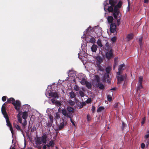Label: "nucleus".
Here are the masks:
<instances>
[{
  "mask_svg": "<svg viewBox=\"0 0 149 149\" xmlns=\"http://www.w3.org/2000/svg\"><path fill=\"white\" fill-rule=\"evenodd\" d=\"M6 102H6L2 105L1 109V112L3 115L4 117L5 118L6 120H7V119H9L8 116L6 111V107L5 106V103H6Z\"/></svg>",
  "mask_w": 149,
  "mask_h": 149,
  "instance_id": "nucleus-1",
  "label": "nucleus"
},
{
  "mask_svg": "<svg viewBox=\"0 0 149 149\" xmlns=\"http://www.w3.org/2000/svg\"><path fill=\"white\" fill-rule=\"evenodd\" d=\"M106 57L108 60H109L111 58L113 57V50L110 49L109 51H107L105 53Z\"/></svg>",
  "mask_w": 149,
  "mask_h": 149,
  "instance_id": "nucleus-2",
  "label": "nucleus"
},
{
  "mask_svg": "<svg viewBox=\"0 0 149 149\" xmlns=\"http://www.w3.org/2000/svg\"><path fill=\"white\" fill-rule=\"evenodd\" d=\"M126 74L122 75H120V76L117 77V78L118 80V84H120L122 81L125 80L126 79Z\"/></svg>",
  "mask_w": 149,
  "mask_h": 149,
  "instance_id": "nucleus-3",
  "label": "nucleus"
},
{
  "mask_svg": "<svg viewBox=\"0 0 149 149\" xmlns=\"http://www.w3.org/2000/svg\"><path fill=\"white\" fill-rule=\"evenodd\" d=\"M112 12H113V16L115 19H117L119 13L118 8L114 7V8Z\"/></svg>",
  "mask_w": 149,
  "mask_h": 149,
  "instance_id": "nucleus-4",
  "label": "nucleus"
},
{
  "mask_svg": "<svg viewBox=\"0 0 149 149\" xmlns=\"http://www.w3.org/2000/svg\"><path fill=\"white\" fill-rule=\"evenodd\" d=\"M144 138L145 139L144 142L148 146L149 143V130L147 132V134L145 135Z\"/></svg>",
  "mask_w": 149,
  "mask_h": 149,
  "instance_id": "nucleus-5",
  "label": "nucleus"
},
{
  "mask_svg": "<svg viewBox=\"0 0 149 149\" xmlns=\"http://www.w3.org/2000/svg\"><path fill=\"white\" fill-rule=\"evenodd\" d=\"M116 25L115 23H112L110 24V31L111 33H114L116 31Z\"/></svg>",
  "mask_w": 149,
  "mask_h": 149,
  "instance_id": "nucleus-6",
  "label": "nucleus"
},
{
  "mask_svg": "<svg viewBox=\"0 0 149 149\" xmlns=\"http://www.w3.org/2000/svg\"><path fill=\"white\" fill-rule=\"evenodd\" d=\"M103 48L104 49L107 51H109L110 49H112L111 46L110 45L108 42H106L105 45L103 47Z\"/></svg>",
  "mask_w": 149,
  "mask_h": 149,
  "instance_id": "nucleus-7",
  "label": "nucleus"
},
{
  "mask_svg": "<svg viewBox=\"0 0 149 149\" xmlns=\"http://www.w3.org/2000/svg\"><path fill=\"white\" fill-rule=\"evenodd\" d=\"M47 139V136L46 134H43L42 137H41V140L43 143L46 144Z\"/></svg>",
  "mask_w": 149,
  "mask_h": 149,
  "instance_id": "nucleus-8",
  "label": "nucleus"
},
{
  "mask_svg": "<svg viewBox=\"0 0 149 149\" xmlns=\"http://www.w3.org/2000/svg\"><path fill=\"white\" fill-rule=\"evenodd\" d=\"M95 66L97 67L98 71L100 70L102 72L104 71V68L101 65V64L97 63V64H95Z\"/></svg>",
  "mask_w": 149,
  "mask_h": 149,
  "instance_id": "nucleus-9",
  "label": "nucleus"
},
{
  "mask_svg": "<svg viewBox=\"0 0 149 149\" xmlns=\"http://www.w3.org/2000/svg\"><path fill=\"white\" fill-rule=\"evenodd\" d=\"M49 96L55 98H56L58 97V95L57 93L56 92H51L49 93Z\"/></svg>",
  "mask_w": 149,
  "mask_h": 149,
  "instance_id": "nucleus-10",
  "label": "nucleus"
},
{
  "mask_svg": "<svg viewBox=\"0 0 149 149\" xmlns=\"http://www.w3.org/2000/svg\"><path fill=\"white\" fill-rule=\"evenodd\" d=\"M96 86L97 87L101 90L103 89L104 88V86L101 83L99 82L96 84Z\"/></svg>",
  "mask_w": 149,
  "mask_h": 149,
  "instance_id": "nucleus-11",
  "label": "nucleus"
},
{
  "mask_svg": "<svg viewBox=\"0 0 149 149\" xmlns=\"http://www.w3.org/2000/svg\"><path fill=\"white\" fill-rule=\"evenodd\" d=\"M66 122H64V121L63 120V122L61 123L60 124L58 128L59 130H61L64 127L65 125H66Z\"/></svg>",
  "mask_w": 149,
  "mask_h": 149,
  "instance_id": "nucleus-12",
  "label": "nucleus"
},
{
  "mask_svg": "<svg viewBox=\"0 0 149 149\" xmlns=\"http://www.w3.org/2000/svg\"><path fill=\"white\" fill-rule=\"evenodd\" d=\"M42 143L41 137H38L36 141V143L37 145H40Z\"/></svg>",
  "mask_w": 149,
  "mask_h": 149,
  "instance_id": "nucleus-13",
  "label": "nucleus"
},
{
  "mask_svg": "<svg viewBox=\"0 0 149 149\" xmlns=\"http://www.w3.org/2000/svg\"><path fill=\"white\" fill-rule=\"evenodd\" d=\"M7 102L6 103V104L7 103H11L13 104H14V102H15V99L13 97H11L8 99L6 102Z\"/></svg>",
  "mask_w": 149,
  "mask_h": 149,
  "instance_id": "nucleus-14",
  "label": "nucleus"
},
{
  "mask_svg": "<svg viewBox=\"0 0 149 149\" xmlns=\"http://www.w3.org/2000/svg\"><path fill=\"white\" fill-rule=\"evenodd\" d=\"M97 48V45L93 44L91 47V49L92 52H95L96 51Z\"/></svg>",
  "mask_w": 149,
  "mask_h": 149,
  "instance_id": "nucleus-15",
  "label": "nucleus"
},
{
  "mask_svg": "<svg viewBox=\"0 0 149 149\" xmlns=\"http://www.w3.org/2000/svg\"><path fill=\"white\" fill-rule=\"evenodd\" d=\"M54 141L53 140H51L49 142L48 144H47V147L48 148L50 147L52 148L54 146Z\"/></svg>",
  "mask_w": 149,
  "mask_h": 149,
  "instance_id": "nucleus-16",
  "label": "nucleus"
},
{
  "mask_svg": "<svg viewBox=\"0 0 149 149\" xmlns=\"http://www.w3.org/2000/svg\"><path fill=\"white\" fill-rule=\"evenodd\" d=\"M133 37V35L132 33L128 34L126 38L127 39V41H129L132 39Z\"/></svg>",
  "mask_w": 149,
  "mask_h": 149,
  "instance_id": "nucleus-17",
  "label": "nucleus"
},
{
  "mask_svg": "<svg viewBox=\"0 0 149 149\" xmlns=\"http://www.w3.org/2000/svg\"><path fill=\"white\" fill-rule=\"evenodd\" d=\"M123 4V2L121 1H120L118 4L115 6L114 7L118 8H120L121 7Z\"/></svg>",
  "mask_w": 149,
  "mask_h": 149,
  "instance_id": "nucleus-18",
  "label": "nucleus"
},
{
  "mask_svg": "<svg viewBox=\"0 0 149 149\" xmlns=\"http://www.w3.org/2000/svg\"><path fill=\"white\" fill-rule=\"evenodd\" d=\"M28 116V113L26 111H24L23 112L22 116L23 119L26 120Z\"/></svg>",
  "mask_w": 149,
  "mask_h": 149,
  "instance_id": "nucleus-19",
  "label": "nucleus"
},
{
  "mask_svg": "<svg viewBox=\"0 0 149 149\" xmlns=\"http://www.w3.org/2000/svg\"><path fill=\"white\" fill-rule=\"evenodd\" d=\"M107 20L108 21V22L109 23H111V24L112 23V22L113 20V18L112 16H108L107 17Z\"/></svg>",
  "mask_w": 149,
  "mask_h": 149,
  "instance_id": "nucleus-20",
  "label": "nucleus"
},
{
  "mask_svg": "<svg viewBox=\"0 0 149 149\" xmlns=\"http://www.w3.org/2000/svg\"><path fill=\"white\" fill-rule=\"evenodd\" d=\"M125 66V65L124 64L120 65H119L118 68V70L122 71V70H124V69L123 68Z\"/></svg>",
  "mask_w": 149,
  "mask_h": 149,
  "instance_id": "nucleus-21",
  "label": "nucleus"
},
{
  "mask_svg": "<svg viewBox=\"0 0 149 149\" xmlns=\"http://www.w3.org/2000/svg\"><path fill=\"white\" fill-rule=\"evenodd\" d=\"M85 85L86 86L88 89H90L92 87V85L90 82L86 81Z\"/></svg>",
  "mask_w": 149,
  "mask_h": 149,
  "instance_id": "nucleus-22",
  "label": "nucleus"
},
{
  "mask_svg": "<svg viewBox=\"0 0 149 149\" xmlns=\"http://www.w3.org/2000/svg\"><path fill=\"white\" fill-rule=\"evenodd\" d=\"M102 61V60L100 57H98L97 59V60L95 64H101V62Z\"/></svg>",
  "mask_w": 149,
  "mask_h": 149,
  "instance_id": "nucleus-23",
  "label": "nucleus"
},
{
  "mask_svg": "<svg viewBox=\"0 0 149 149\" xmlns=\"http://www.w3.org/2000/svg\"><path fill=\"white\" fill-rule=\"evenodd\" d=\"M70 96L71 98H73L76 96L75 93L72 91L69 93Z\"/></svg>",
  "mask_w": 149,
  "mask_h": 149,
  "instance_id": "nucleus-24",
  "label": "nucleus"
},
{
  "mask_svg": "<svg viewBox=\"0 0 149 149\" xmlns=\"http://www.w3.org/2000/svg\"><path fill=\"white\" fill-rule=\"evenodd\" d=\"M15 102V103L14 102V104H13L14 105H15L18 106V107H20L21 106V103L18 100H17Z\"/></svg>",
  "mask_w": 149,
  "mask_h": 149,
  "instance_id": "nucleus-25",
  "label": "nucleus"
},
{
  "mask_svg": "<svg viewBox=\"0 0 149 149\" xmlns=\"http://www.w3.org/2000/svg\"><path fill=\"white\" fill-rule=\"evenodd\" d=\"M14 125L15 127L18 130V131H20L21 132H22L23 130H22L21 129L20 127V126H19L18 125L16 124Z\"/></svg>",
  "mask_w": 149,
  "mask_h": 149,
  "instance_id": "nucleus-26",
  "label": "nucleus"
},
{
  "mask_svg": "<svg viewBox=\"0 0 149 149\" xmlns=\"http://www.w3.org/2000/svg\"><path fill=\"white\" fill-rule=\"evenodd\" d=\"M143 88L142 84H139V86H137L136 90V91L138 92L139 91H140V89Z\"/></svg>",
  "mask_w": 149,
  "mask_h": 149,
  "instance_id": "nucleus-27",
  "label": "nucleus"
},
{
  "mask_svg": "<svg viewBox=\"0 0 149 149\" xmlns=\"http://www.w3.org/2000/svg\"><path fill=\"white\" fill-rule=\"evenodd\" d=\"M67 110L69 112H73L74 109L73 108L70 107H68L67 108Z\"/></svg>",
  "mask_w": 149,
  "mask_h": 149,
  "instance_id": "nucleus-28",
  "label": "nucleus"
},
{
  "mask_svg": "<svg viewBox=\"0 0 149 149\" xmlns=\"http://www.w3.org/2000/svg\"><path fill=\"white\" fill-rule=\"evenodd\" d=\"M114 0H109V4L111 5V6H113L115 4V2L113 1Z\"/></svg>",
  "mask_w": 149,
  "mask_h": 149,
  "instance_id": "nucleus-29",
  "label": "nucleus"
},
{
  "mask_svg": "<svg viewBox=\"0 0 149 149\" xmlns=\"http://www.w3.org/2000/svg\"><path fill=\"white\" fill-rule=\"evenodd\" d=\"M114 0H109V4L111 5V6H113L115 4V2L113 1Z\"/></svg>",
  "mask_w": 149,
  "mask_h": 149,
  "instance_id": "nucleus-30",
  "label": "nucleus"
},
{
  "mask_svg": "<svg viewBox=\"0 0 149 149\" xmlns=\"http://www.w3.org/2000/svg\"><path fill=\"white\" fill-rule=\"evenodd\" d=\"M114 0H109V4L111 5V6H113L115 4V2L113 1Z\"/></svg>",
  "mask_w": 149,
  "mask_h": 149,
  "instance_id": "nucleus-31",
  "label": "nucleus"
},
{
  "mask_svg": "<svg viewBox=\"0 0 149 149\" xmlns=\"http://www.w3.org/2000/svg\"><path fill=\"white\" fill-rule=\"evenodd\" d=\"M95 41L96 40L95 38L94 37H92L90 39L89 42L94 44L95 43Z\"/></svg>",
  "mask_w": 149,
  "mask_h": 149,
  "instance_id": "nucleus-32",
  "label": "nucleus"
},
{
  "mask_svg": "<svg viewBox=\"0 0 149 149\" xmlns=\"http://www.w3.org/2000/svg\"><path fill=\"white\" fill-rule=\"evenodd\" d=\"M104 108L103 107L101 106L99 107L97 109V112H101L102 110H104Z\"/></svg>",
  "mask_w": 149,
  "mask_h": 149,
  "instance_id": "nucleus-33",
  "label": "nucleus"
},
{
  "mask_svg": "<svg viewBox=\"0 0 149 149\" xmlns=\"http://www.w3.org/2000/svg\"><path fill=\"white\" fill-rule=\"evenodd\" d=\"M143 40V38L142 37H141V38H140L139 39V44L140 46V48H141V46L142 45V41Z\"/></svg>",
  "mask_w": 149,
  "mask_h": 149,
  "instance_id": "nucleus-34",
  "label": "nucleus"
},
{
  "mask_svg": "<svg viewBox=\"0 0 149 149\" xmlns=\"http://www.w3.org/2000/svg\"><path fill=\"white\" fill-rule=\"evenodd\" d=\"M68 103L70 105L72 106L75 104L74 102L70 100L68 101Z\"/></svg>",
  "mask_w": 149,
  "mask_h": 149,
  "instance_id": "nucleus-35",
  "label": "nucleus"
},
{
  "mask_svg": "<svg viewBox=\"0 0 149 149\" xmlns=\"http://www.w3.org/2000/svg\"><path fill=\"white\" fill-rule=\"evenodd\" d=\"M86 81H85V79L84 78H82L81 81L80 82L81 84L84 85L86 84Z\"/></svg>",
  "mask_w": 149,
  "mask_h": 149,
  "instance_id": "nucleus-36",
  "label": "nucleus"
},
{
  "mask_svg": "<svg viewBox=\"0 0 149 149\" xmlns=\"http://www.w3.org/2000/svg\"><path fill=\"white\" fill-rule=\"evenodd\" d=\"M97 44L98 46L100 47H102V45L101 43V41L100 39H98L97 40Z\"/></svg>",
  "mask_w": 149,
  "mask_h": 149,
  "instance_id": "nucleus-37",
  "label": "nucleus"
},
{
  "mask_svg": "<svg viewBox=\"0 0 149 149\" xmlns=\"http://www.w3.org/2000/svg\"><path fill=\"white\" fill-rule=\"evenodd\" d=\"M108 11L109 12H112L113 11V6H110L107 9Z\"/></svg>",
  "mask_w": 149,
  "mask_h": 149,
  "instance_id": "nucleus-38",
  "label": "nucleus"
},
{
  "mask_svg": "<svg viewBox=\"0 0 149 149\" xmlns=\"http://www.w3.org/2000/svg\"><path fill=\"white\" fill-rule=\"evenodd\" d=\"M143 77L142 76H140L139 78V84H142Z\"/></svg>",
  "mask_w": 149,
  "mask_h": 149,
  "instance_id": "nucleus-39",
  "label": "nucleus"
},
{
  "mask_svg": "<svg viewBox=\"0 0 149 149\" xmlns=\"http://www.w3.org/2000/svg\"><path fill=\"white\" fill-rule=\"evenodd\" d=\"M104 79L105 80L108 79L109 78V73H106L104 74Z\"/></svg>",
  "mask_w": 149,
  "mask_h": 149,
  "instance_id": "nucleus-40",
  "label": "nucleus"
},
{
  "mask_svg": "<svg viewBox=\"0 0 149 149\" xmlns=\"http://www.w3.org/2000/svg\"><path fill=\"white\" fill-rule=\"evenodd\" d=\"M6 120L7 123V126L8 127H10L12 126L10 122L9 119H7V120Z\"/></svg>",
  "mask_w": 149,
  "mask_h": 149,
  "instance_id": "nucleus-41",
  "label": "nucleus"
},
{
  "mask_svg": "<svg viewBox=\"0 0 149 149\" xmlns=\"http://www.w3.org/2000/svg\"><path fill=\"white\" fill-rule=\"evenodd\" d=\"M107 100L109 102L111 101L112 97V96L110 95H108L107 97Z\"/></svg>",
  "mask_w": 149,
  "mask_h": 149,
  "instance_id": "nucleus-42",
  "label": "nucleus"
},
{
  "mask_svg": "<svg viewBox=\"0 0 149 149\" xmlns=\"http://www.w3.org/2000/svg\"><path fill=\"white\" fill-rule=\"evenodd\" d=\"M62 113L63 114V115L64 116H66V115H67V111L65 109H63L61 111Z\"/></svg>",
  "mask_w": 149,
  "mask_h": 149,
  "instance_id": "nucleus-43",
  "label": "nucleus"
},
{
  "mask_svg": "<svg viewBox=\"0 0 149 149\" xmlns=\"http://www.w3.org/2000/svg\"><path fill=\"white\" fill-rule=\"evenodd\" d=\"M79 93L81 97H83L84 96V93L81 91H79Z\"/></svg>",
  "mask_w": 149,
  "mask_h": 149,
  "instance_id": "nucleus-44",
  "label": "nucleus"
},
{
  "mask_svg": "<svg viewBox=\"0 0 149 149\" xmlns=\"http://www.w3.org/2000/svg\"><path fill=\"white\" fill-rule=\"evenodd\" d=\"M74 89L76 91H78L79 90V88L77 85H75L74 87Z\"/></svg>",
  "mask_w": 149,
  "mask_h": 149,
  "instance_id": "nucleus-45",
  "label": "nucleus"
},
{
  "mask_svg": "<svg viewBox=\"0 0 149 149\" xmlns=\"http://www.w3.org/2000/svg\"><path fill=\"white\" fill-rule=\"evenodd\" d=\"M95 78L96 80L97 83L100 82V78L99 76L98 75H95Z\"/></svg>",
  "mask_w": 149,
  "mask_h": 149,
  "instance_id": "nucleus-46",
  "label": "nucleus"
},
{
  "mask_svg": "<svg viewBox=\"0 0 149 149\" xmlns=\"http://www.w3.org/2000/svg\"><path fill=\"white\" fill-rule=\"evenodd\" d=\"M106 71L107 73H109L110 71V68L109 67H107L106 68Z\"/></svg>",
  "mask_w": 149,
  "mask_h": 149,
  "instance_id": "nucleus-47",
  "label": "nucleus"
},
{
  "mask_svg": "<svg viewBox=\"0 0 149 149\" xmlns=\"http://www.w3.org/2000/svg\"><path fill=\"white\" fill-rule=\"evenodd\" d=\"M116 40V37L114 36L111 39V41L113 42H115Z\"/></svg>",
  "mask_w": 149,
  "mask_h": 149,
  "instance_id": "nucleus-48",
  "label": "nucleus"
},
{
  "mask_svg": "<svg viewBox=\"0 0 149 149\" xmlns=\"http://www.w3.org/2000/svg\"><path fill=\"white\" fill-rule=\"evenodd\" d=\"M53 123H52L51 122H48V123H47V126L49 127H51L52 126V124Z\"/></svg>",
  "mask_w": 149,
  "mask_h": 149,
  "instance_id": "nucleus-49",
  "label": "nucleus"
},
{
  "mask_svg": "<svg viewBox=\"0 0 149 149\" xmlns=\"http://www.w3.org/2000/svg\"><path fill=\"white\" fill-rule=\"evenodd\" d=\"M10 127V130L11 131V133L12 134V135H13L14 134V131L13 130V128L12 127V126L9 127Z\"/></svg>",
  "mask_w": 149,
  "mask_h": 149,
  "instance_id": "nucleus-50",
  "label": "nucleus"
},
{
  "mask_svg": "<svg viewBox=\"0 0 149 149\" xmlns=\"http://www.w3.org/2000/svg\"><path fill=\"white\" fill-rule=\"evenodd\" d=\"M146 120V117H144L143 118H142V122H141V124L143 125L145 123V121Z\"/></svg>",
  "mask_w": 149,
  "mask_h": 149,
  "instance_id": "nucleus-51",
  "label": "nucleus"
},
{
  "mask_svg": "<svg viewBox=\"0 0 149 149\" xmlns=\"http://www.w3.org/2000/svg\"><path fill=\"white\" fill-rule=\"evenodd\" d=\"M17 116H18V121L20 123H22V118L20 117L19 115H18Z\"/></svg>",
  "mask_w": 149,
  "mask_h": 149,
  "instance_id": "nucleus-52",
  "label": "nucleus"
},
{
  "mask_svg": "<svg viewBox=\"0 0 149 149\" xmlns=\"http://www.w3.org/2000/svg\"><path fill=\"white\" fill-rule=\"evenodd\" d=\"M49 118L50 119V121L52 123H53V117L52 116H49Z\"/></svg>",
  "mask_w": 149,
  "mask_h": 149,
  "instance_id": "nucleus-53",
  "label": "nucleus"
},
{
  "mask_svg": "<svg viewBox=\"0 0 149 149\" xmlns=\"http://www.w3.org/2000/svg\"><path fill=\"white\" fill-rule=\"evenodd\" d=\"M7 98V97L6 96H3L2 98V100L3 101L5 102Z\"/></svg>",
  "mask_w": 149,
  "mask_h": 149,
  "instance_id": "nucleus-54",
  "label": "nucleus"
},
{
  "mask_svg": "<svg viewBox=\"0 0 149 149\" xmlns=\"http://www.w3.org/2000/svg\"><path fill=\"white\" fill-rule=\"evenodd\" d=\"M117 21V25L118 26L120 24V19H116Z\"/></svg>",
  "mask_w": 149,
  "mask_h": 149,
  "instance_id": "nucleus-55",
  "label": "nucleus"
},
{
  "mask_svg": "<svg viewBox=\"0 0 149 149\" xmlns=\"http://www.w3.org/2000/svg\"><path fill=\"white\" fill-rule=\"evenodd\" d=\"M81 107H82V108H83L84 106H85L86 105V104L85 102H81Z\"/></svg>",
  "mask_w": 149,
  "mask_h": 149,
  "instance_id": "nucleus-56",
  "label": "nucleus"
},
{
  "mask_svg": "<svg viewBox=\"0 0 149 149\" xmlns=\"http://www.w3.org/2000/svg\"><path fill=\"white\" fill-rule=\"evenodd\" d=\"M145 145L144 143H142L141 144V147L142 149H143L145 147Z\"/></svg>",
  "mask_w": 149,
  "mask_h": 149,
  "instance_id": "nucleus-57",
  "label": "nucleus"
},
{
  "mask_svg": "<svg viewBox=\"0 0 149 149\" xmlns=\"http://www.w3.org/2000/svg\"><path fill=\"white\" fill-rule=\"evenodd\" d=\"M81 102H79V103L77 104V106L78 107H79V108H82V107H81Z\"/></svg>",
  "mask_w": 149,
  "mask_h": 149,
  "instance_id": "nucleus-58",
  "label": "nucleus"
},
{
  "mask_svg": "<svg viewBox=\"0 0 149 149\" xmlns=\"http://www.w3.org/2000/svg\"><path fill=\"white\" fill-rule=\"evenodd\" d=\"M95 110V107L94 106H93L92 108V110L93 111V112L94 113Z\"/></svg>",
  "mask_w": 149,
  "mask_h": 149,
  "instance_id": "nucleus-59",
  "label": "nucleus"
},
{
  "mask_svg": "<svg viewBox=\"0 0 149 149\" xmlns=\"http://www.w3.org/2000/svg\"><path fill=\"white\" fill-rule=\"evenodd\" d=\"M70 121L72 123V124L74 126H75V124L74 123V122L73 120H72V118H71V119H70Z\"/></svg>",
  "mask_w": 149,
  "mask_h": 149,
  "instance_id": "nucleus-60",
  "label": "nucleus"
},
{
  "mask_svg": "<svg viewBox=\"0 0 149 149\" xmlns=\"http://www.w3.org/2000/svg\"><path fill=\"white\" fill-rule=\"evenodd\" d=\"M87 118L88 121H89L91 120V118H90V116L89 115H87Z\"/></svg>",
  "mask_w": 149,
  "mask_h": 149,
  "instance_id": "nucleus-61",
  "label": "nucleus"
},
{
  "mask_svg": "<svg viewBox=\"0 0 149 149\" xmlns=\"http://www.w3.org/2000/svg\"><path fill=\"white\" fill-rule=\"evenodd\" d=\"M15 106V108L17 111H19V108L18 107V106H15V105H14Z\"/></svg>",
  "mask_w": 149,
  "mask_h": 149,
  "instance_id": "nucleus-62",
  "label": "nucleus"
},
{
  "mask_svg": "<svg viewBox=\"0 0 149 149\" xmlns=\"http://www.w3.org/2000/svg\"><path fill=\"white\" fill-rule=\"evenodd\" d=\"M91 98H88L86 102L87 103H90L91 102Z\"/></svg>",
  "mask_w": 149,
  "mask_h": 149,
  "instance_id": "nucleus-63",
  "label": "nucleus"
},
{
  "mask_svg": "<svg viewBox=\"0 0 149 149\" xmlns=\"http://www.w3.org/2000/svg\"><path fill=\"white\" fill-rule=\"evenodd\" d=\"M22 125L23 126H25L26 125V120H24V122L22 123Z\"/></svg>",
  "mask_w": 149,
  "mask_h": 149,
  "instance_id": "nucleus-64",
  "label": "nucleus"
}]
</instances>
